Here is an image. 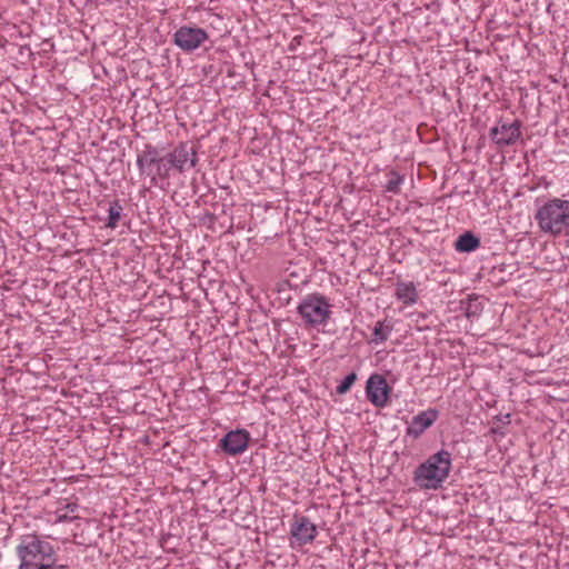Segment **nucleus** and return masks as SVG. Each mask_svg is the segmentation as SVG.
<instances>
[{
    "label": "nucleus",
    "instance_id": "obj_16",
    "mask_svg": "<svg viewBox=\"0 0 569 569\" xmlns=\"http://www.w3.org/2000/svg\"><path fill=\"white\" fill-rule=\"evenodd\" d=\"M479 247V240L471 233L460 236L456 242V249L460 252H470Z\"/></svg>",
    "mask_w": 569,
    "mask_h": 569
},
{
    "label": "nucleus",
    "instance_id": "obj_1",
    "mask_svg": "<svg viewBox=\"0 0 569 569\" xmlns=\"http://www.w3.org/2000/svg\"><path fill=\"white\" fill-rule=\"evenodd\" d=\"M20 560L18 569H53L54 549L50 542L36 535H26L17 546Z\"/></svg>",
    "mask_w": 569,
    "mask_h": 569
},
{
    "label": "nucleus",
    "instance_id": "obj_12",
    "mask_svg": "<svg viewBox=\"0 0 569 569\" xmlns=\"http://www.w3.org/2000/svg\"><path fill=\"white\" fill-rule=\"evenodd\" d=\"M395 297L403 307H411L418 302L419 292L412 281H398L395 287Z\"/></svg>",
    "mask_w": 569,
    "mask_h": 569
},
{
    "label": "nucleus",
    "instance_id": "obj_18",
    "mask_svg": "<svg viewBox=\"0 0 569 569\" xmlns=\"http://www.w3.org/2000/svg\"><path fill=\"white\" fill-rule=\"evenodd\" d=\"M390 328L386 326L383 322L378 321L373 328V341L382 342L386 341L389 337Z\"/></svg>",
    "mask_w": 569,
    "mask_h": 569
},
{
    "label": "nucleus",
    "instance_id": "obj_14",
    "mask_svg": "<svg viewBox=\"0 0 569 569\" xmlns=\"http://www.w3.org/2000/svg\"><path fill=\"white\" fill-rule=\"evenodd\" d=\"M54 515V522H63L77 519L79 517L78 505L76 502L69 501L68 499L60 500L58 502Z\"/></svg>",
    "mask_w": 569,
    "mask_h": 569
},
{
    "label": "nucleus",
    "instance_id": "obj_9",
    "mask_svg": "<svg viewBox=\"0 0 569 569\" xmlns=\"http://www.w3.org/2000/svg\"><path fill=\"white\" fill-rule=\"evenodd\" d=\"M250 433L244 429L229 431L221 440L220 448L229 456L241 455L248 449Z\"/></svg>",
    "mask_w": 569,
    "mask_h": 569
},
{
    "label": "nucleus",
    "instance_id": "obj_15",
    "mask_svg": "<svg viewBox=\"0 0 569 569\" xmlns=\"http://www.w3.org/2000/svg\"><path fill=\"white\" fill-rule=\"evenodd\" d=\"M403 182H405V176L392 170L388 173V180L385 184V191L393 193V194H399Z\"/></svg>",
    "mask_w": 569,
    "mask_h": 569
},
{
    "label": "nucleus",
    "instance_id": "obj_3",
    "mask_svg": "<svg viewBox=\"0 0 569 569\" xmlns=\"http://www.w3.org/2000/svg\"><path fill=\"white\" fill-rule=\"evenodd\" d=\"M298 313L307 326H325L331 316V303L322 295H308L299 303Z\"/></svg>",
    "mask_w": 569,
    "mask_h": 569
},
{
    "label": "nucleus",
    "instance_id": "obj_7",
    "mask_svg": "<svg viewBox=\"0 0 569 569\" xmlns=\"http://www.w3.org/2000/svg\"><path fill=\"white\" fill-rule=\"evenodd\" d=\"M291 542L299 546L310 543L317 537V527L305 516H295L290 526Z\"/></svg>",
    "mask_w": 569,
    "mask_h": 569
},
{
    "label": "nucleus",
    "instance_id": "obj_10",
    "mask_svg": "<svg viewBox=\"0 0 569 569\" xmlns=\"http://www.w3.org/2000/svg\"><path fill=\"white\" fill-rule=\"evenodd\" d=\"M520 124L518 121L501 123L491 129L490 136L499 146H509L520 138Z\"/></svg>",
    "mask_w": 569,
    "mask_h": 569
},
{
    "label": "nucleus",
    "instance_id": "obj_11",
    "mask_svg": "<svg viewBox=\"0 0 569 569\" xmlns=\"http://www.w3.org/2000/svg\"><path fill=\"white\" fill-rule=\"evenodd\" d=\"M438 418V411L436 409H427L415 416L407 428V433L415 438L421 436L425 430L433 425Z\"/></svg>",
    "mask_w": 569,
    "mask_h": 569
},
{
    "label": "nucleus",
    "instance_id": "obj_5",
    "mask_svg": "<svg viewBox=\"0 0 569 569\" xmlns=\"http://www.w3.org/2000/svg\"><path fill=\"white\" fill-rule=\"evenodd\" d=\"M137 164L142 173L167 178L170 166L162 158L158 150L152 146H146L144 150L138 156Z\"/></svg>",
    "mask_w": 569,
    "mask_h": 569
},
{
    "label": "nucleus",
    "instance_id": "obj_8",
    "mask_svg": "<svg viewBox=\"0 0 569 569\" xmlns=\"http://www.w3.org/2000/svg\"><path fill=\"white\" fill-rule=\"evenodd\" d=\"M366 393L372 405L379 408L386 407L390 393L386 378L377 373L370 376L367 381Z\"/></svg>",
    "mask_w": 569,
    "mask_h": 569
},
{
    "label": "nucleus",
    "instance_id": "obj_4",
    "mask_svg": "<svg viewBox=\"0 0 569 569\" xmlns=\"http://www.w3.org/2000/svg\"><path fill=\"white\" fill-rule=\"evenodd\" d=\"M537 219L542 230L558 233L568 224L569 204L567 201L555 199L538 211Z\"/></svg>",
    "mask_w": 569,
    "mask_h": 569
},
{
    "label": "nucleus",
    "instance_id": "obj_13",
    "mask_svg": "<svg viewBox=\"0 0 569 569\" xmlns=\"http://www.w3.org/2000/svg\"><path fill=\"white\" fill-rule=\"evenodd\" d=\"M192 156H194V153H192ZM188 162H190V167L196 164L194 157L190 158V150L184 143L178 146L169 154V161H167L169 166L177 168L179 171H183Z\"/></svg>",
    "mask_w": 569,
    "mask_h": 569
},
{
    "label": "nucleus",
    "instance_id": "obj_17",
    "mask_svg": "<svg viewBox=\"0 0 569 569\" xmlns=\"http://www.w3.org/2000/svg\"><path fill=\"white\" fill-rule=\"evenodd\" d=\"M122 208L121 206L116 201L112 204H110V208L108 210V222L107 227L110 229H116L118 226V222L120 220Z\"/></svg>",
    "mask_w": 569,
    "mask_h": 569
},
{
    "label": "nucleus",
    "instance_id": "obj_2",
    "mask_svg": "<svg viewBox=\"0 0 569 569\" xmlns=\"http://www.w3.org/2000/svg\"><path fill=\"white\" fill-rule=\"evenodd\" d=\"M450 469V452L440 450L417 468L415 480L421 488L437 489L447 479Z\"/></svg>",
    "mask_w": 569,
    "mask_h": 569
},
{
    "label": "nucleus",
    "instance_id": "obj_19",
    "mask_svg": "<svg viewBox=\"0 0 569 569\" xmlns=\"http://www.w3.org/2000/svg\"><path fill=\"white\" fill-rule=\"evenodd\" d=\"M357 379V375L355 372H351L347 375L343 380L337 386L336 391L338 395H345L347 393L352 385L355 383Z\"/></svg>",
    "mask_w": 569,
    "mask_h": 569
},
{
    "label": "nucleus",
    "instance_id": "obj_6",
    "mask_svg": "<svg viewBox=\"0 0 569 569\" xmlns=\"http://www.w3.org/2000/svg\"><path fill=\"white\" fill-rule=\"evenodd\" d=\"M208 39V32L196 26H182L173 33V43L184 52L199 49Z\"/></svg>",
    "mask_w": 569,
    "mask_h": 569
}]
</instances>
